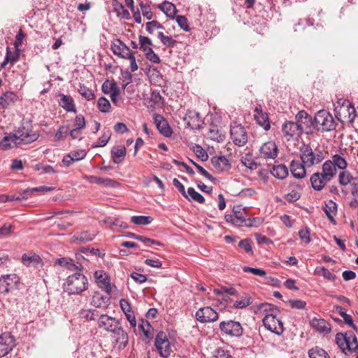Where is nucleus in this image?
<instances>
[{
	"label": "nucleus",
	"instance_id": "5701e85b",
	"mask_svg": "<svg viewBox=\"0 0 358 358\" xmlns=\"http://www.w3.org/2000/svg\"><path fill=\"white\" fill-rule=\"evenodd\" d=\"M111 303L110 295L104 296L99 292L94 293L90 304L94 307L107 309Z\"/></svg>",
	"mask_w": 358,
	"mask_h": 358
},
{
	"label": "nucleus",
	"instance_id": "cd10ccee",
	"mask_svg": "<svg viewBox=\"0 0 358 358\" xmlns=\"http://www.w3.org/2000/svg\"><path fill=\"white\" fill-rule=\"evenodd\" d=\"M306 168L307 166L303 163L298 160H292L290 164V171L292 176L297 178H303L306 175Z\"/></svg>",
	"mask_w": 358,
	"mask_h": 358
},
{
	"label": "nucleus",
	"instance_id": "680f3d73",
	"mask_svg": "<svg viewBox=\"0 0 358 358\" xmlns=\"http://www.w3.org/2000/svg\"><path fill=\"white\" fill-rule=\"evenodd\" d=\"M85 152L84 151H81V156H75L76 158L71 157V155H67L64 157L62 159V162L66 166H70L73 162L80 160L85 157Z\"/></svg>",
	"mask_w": 358,
	"mask_h": 358
},
{
	"label": "nucleus",
	"instance_id": "13d9d810",
	"mask_svg": "<svg viewBox=\"0 0 358 358\" xmlns=\"http://www.w3.org/2000/svg\"><path fill=\"white\" fill-rule=\"evenodd\" d=\"M157 37L161 42L167 47L173 48L177 44V41L174 40L171 36H166L162 31L157 33Z\"/></svg>",
	"mask_w": 358,
	"mask_h": 358
},
{
	"label": "nucleus",
	"instance_id": "f704fd0d",
	"mask_svg": "<svg viewBox=\"0 0 358 358\" xmlns=\"http://www.w3.org/2000/svg\"><path fill=\"white\" fill-rule=\"evenodd\" d=\"M95 234L91 233L87 231H82L80 233L76 234L72 237V241L74 243H85L92 241L95 238Z\"/></svg>",
	"mask_w": 358,
	"mask_h": 358
},
{
	"label": "nucleus",
	"instance_id": "37998d69",
	"mask_svg": "<svg viewBox=\"0 0 358 358\" xmlns=\"http://www.w3.org/2000/svg\"><path fill=\"white\" fill-rule=\"evenodd\" d=\"M314 275L317 276H322L324 279L332 282L335 281L336 279V275L331 273L324 266H317L314 271Z\"/></svg>",
	"mask_w": 358,
	"mask_h": 358
},
{
	"label": "nucleus",
	"instance_id": "a878e982",
	"mask_svg": "<svg viewBox=\"0 0 358 358\" xmlns=\"http://www.w3.org/2000/svg\"><path fill=\"white\" fill-rule=\"evenodd\" d=\"M58 103L66 112L76 113V107L73 99L70 95L60 93L58 94Z\"/></svg>",
	"mask_w": 358,
	"mask_h": 358
},
{
	"label": "nucleus",
	"instance_id": "f03ea898",
	"mask_svg": "<svg viewBox=\"0 0 358 358\" xmlns=\"http://www.w3.org/2000/svg\"><path fill=\"white\" fill-rule=\"evenodd\" d=\"M83 266L80 264L79 269L69 275L63 284V289L69 294L78 295L89 287L87 278L82 273Z\"/></svg>",
	"mask_w": 358,
	"mask_h": 358
},
{
	"label": "nucleus",
	"instance_id": "9b49d317",
	"mask_svg": "<svg viewBox=\"0 0 358 358\" xmlns=\"http://www.w3.org/2000/svg\"><path fill=\"white\" fill-rule=\"evenodd\" d=\"M219 327L223 335L230 337H240L243 333L241 323L231 320L221 322Z\"/></svg>",
	"mask_w": 358,
	"mask_h": 358
},
{
	"label": "nucleus",
	"instance_id": "ea45409f",
	"mask_svg": "<svg viewBox=\"0 0 358 358\" xmlns=\"http://www.w3.org/2000/svg\"><path fill=\"white\" fill-rule=\"evenodd\" d=\"M209 137L210 139L220 142L224 138V135L222 134V130L216 124H211L209 127Z\"/></svg>",
	"mask_w": 358,
	"mask_h": 358
},
{
	"label": "nucleus",
	"instance_id": "a211bd4d",
	"mask_svg": "<svg viewBox=\"0 0 358 358\" xmlns=\"http://www.w3.org/2000/svg\"><path fill=\"white\" fill-rule=\"evenodd\" d=\"M94 276L98 287L106 292L107 294L111 295L112 287L108 273L103 270H98L94 272Z\"/></svg>",
	"mask_w": 358,
	"mask_h": 358
},
{
	"label": "nucleus",
	"instance_id": "de8ad7c7",
	"mask_svg": "<svg viewBox=\"0 0 358 358\" xmlns=\"http://www.w3.org/2000/svg\"><path fill=\"white\" fill-rule=\"evenodd\" d=\"M10 142H13L16 145H20V142L17 141L16 136H14V134H9L5 136L0 141V149L3 150H8L10 147Z\"/></svg>",
	"mask_w": 358,
	"mask_h": 358
},
{
	"label": "nucleus",
	"instance_id": "bb28decb",
	"mask_svg": "<svg viewBox=\"0 0 358 358\" xmlns=\"http://www.w3.org/2000/svg\"><path fill=\"white\" fill-rule=\"evenodd\" d=\"M213 167L218 172H223L231 169V164L224 156H215L211 158Z\"/></svg>",
	"mask_w": 358,
	"mask_h": 358
},
{
	"label": "nucleus",
	"instance_id": "7c9ffc66",
	"mask_svg": "<svg viewBox=\"0 0 358 358\" xmlns=\"http://www.w3.org/2000/svg\"><path fill=\"white\" fill-rule=\"evenodd\" d=\"M324 211L329 219V220L333 224H336V221L334 217L337 213V204L333 200H329L324 203Z\"/></svg>",
	"mask_w": 358,
	"mask_h": 358
},
{
	"label": "nucleus",
	"instance_id": "79ce46f5",
	"mask_svg": "<svg viewBox=\"0 0 358 358\" xmlns=\"http://www.w3.org/2000/svg\"><path fill=\"white\" fill-rule=\"evenodd\" d=\"M162 99H163V98L160 95L159 92L153 91V92H152L150 97L149 100L148 101L147 107L149 109L153 110L157 106H160Z\"/></svg>",
	"mask_w": 358,
	"mask_h": 358
},
{
	"label": "nucleus",
	"instance_id": "393cba45",
	"mask_svg": "<svg viewBox=\"0 0 358 358\" xmlns=\"http://www.w3.org/2000/svg\"><path fill=\"white\" fill-rule=\"evenodd\" d=\"M310 325L320 334H328L331 330L330 324L322 318H313L310 321Z\"/></svg>",
	"mask_w": 358,
	"mask_h": 358
},
{
	"label": "nucleus",
	"instance_id": "052dcab7",
	"mask_svg": "<svg viewBox=\"0 0 358 358\" xmlns=\"http://www.w3.org/2000/svg\"><path fill=\"white\" fill-rule=\"evenodd\" d=\"M97 107L101 112L108 113L110 110L111 105L106 98L101 96L98 99Z\"/></svg>",
	"mask_w": 358,
	"mask_h": 358
},
{
	"label": "nucleus",
	"instance_id": "09e8293b",
	"mask_svg": "<svg viewBox=\"0 0 358 358\" xmlns=\"http://www.w3.org/2000/svg\"><path fill=\"white\" fill-rule=\"evenodd\" d=\"M329 160L331 163H334L336 169H338L343 171L348 167V162L346 159L338 154L332 155L331 159Z\"/></svg>",
	"mask_w": 358,
	"mask_h": 358
},
{
	"label": "nucleus",
	"instance_id": "2eb2a0df",
	"mask_svg": "<svg viewBox=\"0 0 358 358\" xmlns=\"http://www.w3.org/2000/svg\"><path fill=\"white\" fill-rule=\"evenodd\" d=\"M195 317L201 323L213 322L218 320V313L211 307L200 308L195 313Z\"/></svg>",
	"mask_w": 358,
	"mask_h": 358
},
{
	"label": "nucleus",
	"instance_id": "338daca9",
	"mask_svg": "<svg viewBox=\"0 0 358 358\" xmlns=\"http://www.w3.org/2000/svg\"><path fill=\"white\" fill-rule=\"evenodd\" d=\"M241 163L243 164V166H245V167L250 170H254L257 166V163L250 157L248 156L243 157L241 159Z\"/></svg>",
	"mask_w": 358,
	"mask_h": 358
},
{
	"label": "nucleus",
	"instance_id": "6e6552de",
	"mask_svg": "<svg viewBox=\"0 0 358 358\" xmlns=\"http://www.w3.org/2000/svg\"><path fill=\"white\" fill-rule=\"evenodd\" d=\"M14 136H16L17 141L20 142V144L31 143L38 138V134L33 131L31 124L28 121L22 122Z\"/></svg>",
	"mask_w": 358,
	"mask_h": 358
},
{
	"label": "nucleus",
	"instance_id": "864d4df0",
	"mask_svg": "<svg viewBox=\"0 0 358 358\" xmlns=\"http://www.w3.org/2000/svg\"><path fill=\"white\" fill-rule=\"evenodd\" d=\"M188 198H186L188 201H194L199 203H203L205 202L204 197L199 192L195 191L193 187H189L187 192Z\"/></svg>",
	"mask_w": 358,
	"mask_h": 358
},
{
	"label": "nucleus",
	"instance_id": "39448f33",
	"mask_svg": "<svg viewBox=\"0 0 358 358\" xmlns=\"http://www.w3.org/2000/svg\"><path fill=\"white\" fill-rule=\"evenodd\" d=\"M299 153L301 162L307 168L320 164L324 159L321 150H315L313 151L308 144H303L299 149Z\"/></svg>",
	"mask_w": 358,
	"mask_h": 358
},
{
	"label": "nucleus",
	"instance_id": "0eeeda50",
	"mask_svg": "<svg viewBox=\"0 0 358 358\" xmlns=\"http://www.w3.org/2000/svg\"><path fill=\"white\" fill-rule=\"evenodd\" d=\"M226 222L231 223L235 227H251L250 220L247 219V213L244 208L241 206H236L233 209L232 214H227L224 216Z\"/></svg>",
	"mask_w": 358,
	"mask_h": 358
},
{
	"label": "nucleus",
	"instance_id": "a18cd8bd",
	"mask_svg": "<svg viewBox=\"0 0 358 358\" xmlns=\"http://www.w3.org/2000/svg\"><path fill=\"white\" fill-rule=\"evenodd\" d=\"M252 303V297L246 293H244L240 298L235 301L234 307L238 309H243L249 306Z\"/></svg>",
	"mask_w": 358,
	"mask_h": 358
},
{
	"label": "nucleus",
	"instance_id": "3c124183",
	"mask_svg": "<svg viewBox=\"0 0 358 358\" xmlns=\"http://www.w3.org/2000/svg\"><path fill=\"white\" fill-rule=\"evenodd\" d=\"M56 264H59L61 266L66 267L67 269L71 271H76L80 268V264L76 265L73 262V259L66 257L57 259Z\"/></svg>",
	"mask_w": 358,
	"mask_h": 358
},
{
	"label": "nucleus",
	"instance_id": "412c9836",
	"mask_svg": "<svg viewBox=\"0 0 358 358\" xmlns=\"http://www.w3.org/2000/svg\"><path fill=\"white\" fill-rule=\"evenodd\" d=\"M97 324L99 328L111 332L117 324H120V321L113 317L102 314L99 316Z\"/></svg>",
	"mask_w": 358,
	"mask_h": 358
},
{
	"label": "nucleus",
	"instance_id": "72a5a7b5",
	"mask_svg": "<svg viewBox=\"0 0 358 358\" xmlns=\"http://www.w3.org/2000/svg\"><path fill=\"white\" fill-rule=\"evenodd\" d=\"M127 153L126 148L124 145H119L117 147L113 148L111 150V157L113 159V162L115 164H120L121 163Z\"/></svg>",
	"mask_w": 358,
	"mask_h": 358
},
{
	"label": "nucleus",
	"instance_id": "0e129e2a",
	"mask_svg": "<svg viewBox=\"0 0 358 358\" xmlns=\"http://www.w3.org/2000/svg\"><path fill=\"white\" fill-rule=\"evenodd\" d=\"M69 134V127L68 126H61L55 135V138L56 141H62L64 139L67 135Z\"/></svg>",
	"mask_w": 358,
	"mask_h": 358
},
{
	"label": "nucleus",
	"instance_id": "f3484780",
	"mask_svg": "<svg viewBox=\"0 0 358 358\" xmlns=\"http://www.w3.org/2000/svg\"><path fill=\"white\" fill-rule=\"evenodd\" d=\"M110 49L115 56L124 59L132 53L130 48L119 38H115L111 41Z\"/></svg>",
	"mask_w": 358,
	"mask_h": 358
},
{
	"label": "nucleus",
	"instance_id": "c9c22d12",
	"mask_svg": "<svg viewBox=\"0 0 358 358\" xmlns=\"http://www.w3.org/2000/svg\"><path fill=\"white\" fill-rule=\"evenodd\" d=\"M327 178L332 180L337 173V169L335 168L334 163H331L329 159L325 161L322 166L321 171Z\"/></svg>",
	"mask_w": 358,
	"mask_h": 358
},
{
	"label": "nucleus",
	"instance_id": "774afa93",
	"mask_svg": "<svg viewBox=\"0 0 358 358\" xmlns=\"http://www.w3.org/2000/svg\"><path fill=\"white\" fill-rule=\"evenodd\" d=\"M299 236L301 240L306 244L311 241L310 231L307 227L300 229L299 231Z\"/></svg>",
	"mask_w": 358,
	"mask_h": 358
},
{
	"label": "nucleus",
	"instance_id": "ddd939ff",
	"mask_svg": "<svg viewBox=\"0 0 358 358\" xmlns=\"http://www.w3.org/2000/svg\"><path fill=\"white\" fill-rule=\"evenodd\" d=\"M15 345V338L10 332L0 334V358L10 354Z\"/></svg>",
	"mask_w": 358,
	"mask_h": 358
},
{
	"label": "nucleus",
	"instance_id": "f257e3e1",
	"mask_svg": "<svg viewBox=\"0 0 358 358\" xmlns=\"http://www.w3.org/2000/svg\"><path fill=\"white\" fill-rule=\"evenodd\" d=\"M258 308L259 310L266 313L262 320L264 327L277 335L282 334L284 327L282 321L277 317V315L280 313L277 307L271 303H263L258 306Z\"/></svg>",
	"mask_w": 358,
	"mask_h": 358
},
{
	"label": "nucleus",
	"instance_id": "20e7f679",
	"mask_svg": "<svg viewBox=\"0 0 358 358\" xmlns=\"http://www.w3.org/2000/svg\"><path fill=\"white\" fill-rule=\"evenodd\" d=\"M334 110L338 120L343 124L352 123L357 115L354 106L346 99L338 101Z\"/></svg>",
	"mask_w": 358,
	"mask_h": 358
},
{
	"label": "nucleus",
	"instance_id": "9d476101",
	"mask_svg": "<svg viewBox=\"0 0 358 358\" xmlns=\"http://www.w3.org/2000/svg\"><path fill=\"white\" fill-rule=\"evenodd\" d=\"M295 123L299 126L302 134H312L315 129V119L313 120L312 116L305 110L298 112L295 116Z\"/></svg>",
	"mask_w": 358,
	"mask_h": 358
},
{
	"label": "nucleus",
	"instance_id": "c756f323",
	"mask_svg": "<svg viewBox=\"0 0 358 358\" xmlns=\"http://www.w3.org/2000/svg\"><path fill=\"white\" fill-rule=\"evenodd\" d=\"M111 333L114 334V338L117 343H119L123 348L126 347L129 341L128 334L122 327L121 324H117Z\"/></svg>",
	"mask_w": 358,
	"mask_h": 358
},
{
	"label": "nucleus",
	"instance_id": "6e6d98bb",
	"mask_svg": "<svg viewBox=\"0 0 358 358\" xmlns=\"http://www.w3.org/2000/svg\"><path fill=\"white\" fill-rule=\"evenodd\" d=\"M78 91L80 93V94L87 101H92L94 100L95 98L94 92L83 84L79 85V88L78 89Z\"/></svg>",
	"mask_w": 358,
	"mask_h": 358
},
{
	"label": "nucleus",
	"instance_id": "8fccbe9b",
	"mask_svg": "<svg viewBox=\"0 0 358 358\" xmlns=\"http://www.w3.org/2000/svg\"><path fill=\"white\" fill-rule=\"evenodd\" d=\"M353 180V176L346 169L340 171L338 174V182L341 186H347L350 184Z\"/></svg>",
	"mask_w": 358,
	"mask_h": 358
},
{
	"label": "nucleus",
	"instance_id": "1a4fd4ad",
	"mask_svg": "<svg viewBox=\"0 0 358 358\" xmlns=\"http://www.w3.org/2000/svg\"><path fill=\"white\" fill-rule=\"evenodd\" d=\"M155 346L160 357L163 358H168L173 352V348L168 336L162 331L157 333L155 340Z\"/></svg>",
	"mask_w": 358,
	"mask_h": 358
},
{
	"label": "nucleus",
	"instance_id": "603ef678",
	"mask_svg": "<svg viewBox=\"0 0 358 358\" xmlns=\"http://www.w3.org/2000/svg\"><path fill=\"white\" fill-rule=\"evenodd\" d=\"M98 316V311L95 309H82L79 312V317L86 321L94 320Z\"/></svg>",
	"mask_w": 358,
	"mask_h": 358
},
{
	"label": "nucleus",
	"instance_id": "b1692460",
	"mask_svg": "<svg viewBox=\"0 0 358 358\" xmlns=\"http://www.w3.org/2000/svg\"><path fill=\"white\" fill-rule=\"evenodd\" d=\"M120 306L131 327L133 328L136 327V320L130 303L127 299H121L120 300Z\"/></svg>",
	"mask_w": 358,
	"mask_h": 358
},
{
	"label": "nucleus",
	"instance_id": "49530a36",
	"mask_svg": "<svg viewBox=\"0 0 358 358\" xmlns=\"http://www.w3.org/2000/svg\"><path fill=\"white\" fill-rule=\"evenodd\" d=\"M257 114L255 115V118L261 127H262L264 130L268 131L271 126L268 120V117L266 114H264L262 112H259L257 109H256Z\"/></svg>",
	"mask_w": 358,
	"mask_h": 358
},
{
	"label": "nucleus",
	"instance_id": "2f4dec72",
	"mask_svg": "<svg viewBox=\"0 0 358 358\" xmlns=\"http://www.w3.org/2000/svg\"><path fill=\"white\" fill-rule=\"evenodd\" d=\"M83 178L90 183H95L103 187H113L115 183V181L113 179L94 176L85 175Z\"/></svg>",
	"mask_w": 358,
	"mask_h": 358
},
{
	"label": "nucleus",
	"instance_id": "423d86ee",
	"mask_svg": "<svg viewBox=\"0 0 358 358\" xmlns=\"http://www.w3.org/2000/svg\"><path fill=\"white\" fill-rule=\"evenodd\" d=\"M336 123L333 116L326 110H319L315 116V128L322 131H330L336 129Z\"/></svg>",
	"mask_w": 358,
	"mask_h": 358
},
{
	"label": "nucleus",
	"instance_id": "a19ab883",
	"mask_svg": "<svg viewBox=\"0 0 358 358\" xmlns=\"http://www.w3.org/2000/svg\"><path fill=\"white\" fill-rule=\"evenodd\" d=\"M334 309L343 318L345 324L352 327L355 330H357V327L354 324L352 316L346 313V310L343 307L334 306Z\"/></svg>",
	"mask_w": 358,
	"mask_h": 358
},
{
	"label": "nucleus",
	"instance_id": "58836bf2",
	"mask_svg": "<svg viewBox=\"0 0 358 358\" xmlns=\"http://www.w3.org/2000/svg\"><path fill=\"white\" fill-rule=\"evenodd\" d=\"M159 7L167 17L171 20L175 19L176 15L177 14V9L174 4L168 1H165L159 5Z\"/></svg>",
	"mask_w": 358,
	"mask_h": 358
},
{
	"label": "nucleus",
	"instance_id": "473e14b6",
	"mask_svg": "<svg viewBox=\"0 0 358 358\" xmlns=\"http://www.w3.org/2000/svg\"><path fill=\"white\" fill-rule=\"evenodd\" d=\"M18 99L19 97L15 92H6L0 96V106L2 108L6 109L11 103L16 102Z\"/></svg>",
	"mask_w": 358,
	"mask_h": 358
},
{
	"label": "nucleus",
	"instance_id": "69168bd1",
	"mask_svg": "<svg viewBox=\"0 0 358 358\" xmlns=\"http://www.w3.org/2000/svg\"><path fill=\"white\" fill-rule=\"evenodd\" d=\"M138 327L142 330L146 338H149L152 336V333L150 331L152 329V328L148 321L142 320Z\"/></svg>",
	"mask_w": 358,
	"mask_h": 358
},
{
	"label": "nucleus",
	"instance_id": "5fc2aeb1",
	"mask_svg": "<svg viewBox=\"0 0 358 358\" xmlns=\"http://www.w3.org/2000/svg\"><path fill=\"white\" fill-rule=\"evenodd\" d=\"M309 358H330L328 353L319 347L313 348L308 351Z\"/></svg>",
	"mask_w": 358,
	"mask_h": 358
},
{
	"label": "nucleus",
	"instance_id": "4d7b16f0",
	"mask_svg": "<svg viewBox=\"0 0 358 358\" xmlns=\"http://www.w3.org/2000/svg\"><path fill=\"white\" fill-rule=\"evenodd\" d=\"M153 219L150 216L135 215L131 217V221L136 225H148L152 222Z\"/></svg>",
	"mask_w": 358,
	"mask_h": 358
},
{
	"label": "nucleus",
	"instance_id": "f8f14e48",
	"mask_svg": "<svg viewBox=\"0 0 358 358\" xmlns=\"http://www.w3.org/2000/svg\"><path fill=\"white\" fill-rule=\"evenodd\" d=\"M230 136L233 143L240 147L245 145L248 140L245 128L236 122L231 124Z\"/></svg>",
	"mask_w": 358,
	"mask_h": 358
},
{
	"label": "nucleus",
	"instance_id": "c85d7f7f",
	"mask_svg": "<svg viewBox=\"0 0 358 358\" xmlns=\"http://www.w3.org/2000/svg\"><path fill=\"white\" fill-rule=\"evenodd\" d=\"M301 187L296 182H291L289 185V192L285 195V199L293 203L299 200L301 197Z\"/></svg>",
	"mask_w": 358,
	"mask_h": 358
},
{
	"label": "nucleus",
	"instance_id": "c03bdc74",
	"mask_svg": "<svg viewBox=\"0 0 358 358\" xmlns=\"http://www.w3.org/2000/svg\"><path fill=\"white\" fill-rule=\"evenodd\" d=\"M53 188L50 187H46V186H41L38 187L31 188V189H26L22 191H20L19 192L20 196L22 199H27L28 197L32 194L34 192H50L52 190Z\"/></svg>",
	"mask_w": 358,
	"mask_h": 358
},
{
	"label": "nucleus",
	"instance_id": "e2e57ef3",
	"mask_svg": "<svg viewBox=\"0 0 358 358\" xmlns=\"http://www.w3.org/2000/svg\"><path fill=\"white\" fill-rule=\"evenodd\" d=\"M139 45L140 49L143 52H147L148 49H152L150 46L152 45L151 40L147 36H139Z\"/></svg>",
	"mask_w": 358,
	"mask_h": 358
},
{
	"label": "nucleus",
	"instance_id": "4468645a",
	"mask_svg": "<svg viewBox=\"0 0 358 358\" xmlns=\"http://www.w3.org/2000/svg\"><path fill=\"white\" fill-rule=\"evenodd\" d=\"M281 130L287 141L298 140L302 135L299 126L294 121H285L282 125Z\"/></svg>",
	"mask_w": 358,
	"mask_h": 358
},
{
	"label": "nucleus",
	"instance_id": "e433bc0d",
	"mask_svg": "<svg viewBox=\"0 0 358 358\" xmlns=\"http://www.w3.org/2000/svg\"><path fill=\"white\" fill-rule=\"evenodd\" d=\"M22 262L27 266H36L37 265L42 264V259L39 257V255L36 254L28 255L24 254L22 256Z\"/></svg>",
	"mask_w": 358,
	"mask_h": 358
},
{
	"label": "nucleus",
	"instance_id": "bf43d9fd",
	"mask_svg": "<svg viewBox=\"0 0 358 358\" xmlns=\"http://www.w3.org/2000/svg\"><path fill=\"white\" fill-rule=\"evenodd\" d=\"M6 50H7V52H6V55L5 57V59H4L3 62L1 64L2 68H3L5 66V65H6V64L8 62H11L12 64H13L14 62H17L19 58V52L20 51H17L15 50V52H12L10 50L9 48H7Z\"/></svg>",
	"mask_w": 358,
	"mask_h": 358
},
{
	"label": "nucleus",
	"instance_id": "6ab92c4d",
	"mask_svg": "<svg viewBox=\"0 0 358 358\" xmlns=\"http://www.w3.org/2000/svg\"><path fill=\"white\" fill-rule=\"evenodd\" d=\"M153 119L159 132L165 137H171L173 134V129L164 117L162 115L155 113L153 115Z\"/></svg>",
	"mask_w": 358,
	"mask_h": 358
},
{
	"label": "nucleus",
	"instance_id": "aec40b11",
	"mask_svg": "<svg viewBox=\"0 0 358 358\" xmlns=\"http://www.w3.org/2000/svg\"><path fill=\"white\" fill-rule=\"evenodd\" d=\"M278 154V148L273 141L264 143L259 148V156L264 159H274Z\"/></svg>",
	"mask_w": 358,
	"mask_h": 358
},
{
	"label": "nucleus",
	"instance_id": "dca6fc26",
	"mask_svg": "<svg viewBox=\"0 0 358 358\" xmlns=\"http://www.w3.org/2000/svg\"><path fill=\"white\" fill-rule=\"evenodd\" d=\"M19 279L15 275H8L0 278V294H6L17 289Z\"/></svg>",
	"mask_w": 358,
	"mask_h": 358
},
{
	"label": "nucleus",
	"instance_id": "7ed1b4c3",
	"mask_svg": "<svg viewBox=\"0 0 358 358\" xmlns=\"http://www.w3.org/2000/svg\"><path fill=\"white\" fill-rule=\"evenodd\" d=\"M335 341L339 349L345 355L355 352L357 350V338L352 331L337 333Z\"/></svg>",
	"mask_w": 358,
	"mask_h": 358
},
{
	"label": "nucleus",
	"instance_id": "4c0bfd02",
	"mask_svg": "<svg viewBox=\"0 0 358 358\" xmlns=\"http://www.w3.org/2000/svg\"><path fill=\"white\" fill-rule=\"evenodd\" d=\"M271 173L276 178L282 180L288 176V169L285 164L273 166L270 171Z\"/></svg>",
	"mask_w": 358,
	"mask_h": 358
},
{
	"label": "nucleus",
	"instance_id": "4be33fe9",
	"mask_svg": "<svg viewBox=\"0 0 358 358\" xmlns=\"http://www.w3.org/2000/svg\"><path fill=\"white\" fill-rule=\"evenodd\" d=\"M330 181L322 172H315L310 178L311 187L316 191L322 190Z\"/></svg>",
	"mask_w": 358,
	"mask_h": 358
}]
</instances>
